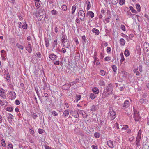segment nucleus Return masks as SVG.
Masks as SVG:
<instances>
[{"label":"nucleus","instance_id":"1","mask_svg":"<svg viewBox=\"0 0 149 149\" xmlns=\"http://www.w3.org/2000/svg\"><path fill=\"white\" fill-rule=\"evenodd\" d=\"M111 86L112 84H109L104 89L102 94V98H104L107 97L111 94L112 91Z\"/></svg>","mask_w":149,"mask_h":149},{"label":"nucleus","instance_id":"2","mask_svg":"<svg viewBox=\"0 0 149 149\" xmlns=\"http://www.w3.org/2000/svg\"><path fill=\"white\" fill-rule=\"evenodd\" d=\"M130 105V102L128 100L125 101L124 103L121 105V107L122 109H125Z\"/></svg>","mask_w":149,"mask_h":149},{"label":"nucleus","instance_id":"3","mask_svg":"<svg viewBox=\"0 0 149 149\" xmlns=\"http://www.w3.org/2000/svg\"><path fill=\"white\" fill-rule=\"evenodd\" d=\"M109 113L111 120H113L116 117V113L115 112L113 109H112L111 110V109L109 110Z\"/></svg>","mask_w":149,"mask_h":149},{"label":"nucleus","instance_id":"4","mask_svg":"<svg viewBox=\"0 0 149 149\" xmlns=\"http://www.w3.org/2000/svg\"><path fill=\"white\" fill-rule=\"evenodd\" d=\"M6 116L7 117L8 121L10 123H11L13 119V116L11 114L8 113L6 114Z\"/></svg>","mask_w":149,"mask_h":149},{"label":"nucleus","instance_id":"5","mask_svg":"<svg viewBox=\"0 0 149 149\" xmlns=\"http://www.w3.org/2000/svg\"><path fill=\"white\" fill-rule=\"evenodd\" d=\"M78 14L80 16V19L82 21L84 19L85 17V13L84 11L82 10H80Z\"/></svg>","mask_w":149,"mask_h":149},{"label":"nucleus","instance_id":"6","mask_svg":"<svg viewBox=\"0 0 149 149\" xmlns=\"http://www.w3.org/2000/svg\"><path fill=\"white\" fill-rule=\"evenodd\" d=\"M8 94L9 96L11 97V98L12 99L15 98L16 96V93L14 92L10 91L9 92Z\"/></svg>","mask_w":149,"mask_h":149},{"label":"nucleus","instance_id":"7","mask_svg":"<svg viewBox=\"0 0 149 149\" xmlns=\"http://www.w3.org/2000/svg\"><path fill=\"white\" fill-rule=\"evenodd\" d=\"M107 144L108 146L111 148H113L114 147V145L113 142L111 140L108 141L107 142Z\"/></svg>","mask_w":149,"mask_h":149},{"label":"nucleus","instance_id":"8","mask_svg":"<svg viewBox=\"0 0 149 149\" xmlns=\"http://www.w3.org/2000/svg\"><path fill=\"white\" fill-rule=\"evenodd\" d=\"M49 58L52 61L56 60L57 58V56L53 53L49 55Z\"/></svg>","mask_w":149,"mask_h":149},{"label":"nucleus","instance_id":"9","mask_svg":"<svg viewBox=\"0 0 149 149\" xmlns=\"http://www.w3.org/2000/svg\"><path fill=\"white\" fill-rule=\"evenodd\" d=\"M82 38L83 40V45L88 44V41L84 35L82 36Z\"/></svg>","mask_w":149,"mask_h":149},{"label":"nucleus","instance_id":"10","mask_svg":"<svg viewBox=\"0 0 149 149\" xmlns=\"http://www.w3.org/2000/svg\"><path fill=\"white\" fill-rule=\"evenodd\" d=\"M26 49L29 53H31L32 51V48L31 45L30 44H29L26 47Z\"/></svg>","mask_w":149,"mask_h":149},{"label":"nucleus","instance_id":"11","mask_svg":"<svg viewBox=\"0 0 149 149\" xmlns=\"http://www.w3.org/2000/svg\"><path fill=\"white\" fill-rule=\"evenodd\" d=\"M68 40L67 39L66 42L65 41H64V42H62V43L63 45V46L65 48H68L70 46L69 44L68 43Z\"/></svg>","mask_w":149,"mask_h":149},{"label":"nucleus","instance_id":"12","mask_svg":"<svg viewBox=\"0 0 149 149\" xmlns=\"http://www.w3.org/2000/svg\"><path fill=\"white\" fill-rule=\"evenodd\" d=\"M141 139V137H137L136 141V146L137 147H139L140 146V142Z\"/></svg>","mask_w":149,"mask_h":149},{"label":"nucleus","instance_id":"13","mask_svg":"<svg viewBox=\"0 0 149 149\" xmlns=\"http://www.w3.org/2000/svg\"><path fill=\"white\" fill-rule=\"evenodd\" d=\"M0 96L3 99H5L6 98L5 92L3 91L0 90Z\"/></svg>","mask_w":149,"mask_h":149},{"label":"nucleus","instance_id":"14","mask_svg":"<svg viewBox=\"0 0 149 149\" xmlns=\"http://www.w3.org/2000/svg\"><path fill=\"white\" fill-rule=\"evenodd\" d=\"M88 15L91 17L92 18H93L94 17V13L92 11H88L87 13V14L86 15V16H87L88 15Z\"/></svg>","mask_w":149,"mask_h":149},{"label":"nucleus","instance_id":"15","mask_svg":"<svg viewBox=\"0 0 149 149\" xmlns=\"http://www.w3.org/2000/svg\"><path fill=\"white\" fill-rule=\"evenodd\" d=\"M92 91L96 95L98 94L99 92V90L96 87L93 88L92 89Z\"/></svg>","mask_w":149,"mask_h":149},{"label":"nucleus","instance_id":"16","mask_svg":"<svg viewBox=\"0 0 149 149\" xmlns=\"http://www.w3.org/2000/svg\"><path fill=\"white\" fill-rule=\"evenodd\" d=\"M92 31L93 33H95V35H98L99 34V31L98 29L96 28H93L92 30Z\"/></svg>","mask_w":149,"mask_h":149},{"label":"nucleus","instance_id":"17","mask_svg":"<svg viewBox=\"0 0 149 149\" xmlns=\"http://www.w3.org/2000/svg\"><path fill=\"white\" fill-rule=\"evenodd\" d=\"M45 45L47 47H48L49 45V40L47 38H45Z\"/></svg>","mask_w":149,"mask_h":149},{"label":"nucleus","instance_id":"18","mask_svg":"<svg viewBox=\"0 0 149 149\" xmlns=\"http://www.w3.org/2000/svg\"><path fill=\"white\" fill-rule=\"evenodd\" d=\"M125 43V41L124 39L123 38H121L120 40V43L122 46H124Z\"/></svg>","mask_w":149,"mask_h":149},{"label":"nucleus","instance_id":"19","mask_svg":"<svg viewBox=\"0 0 149 149\" xmlns=\"http://www.w3.org/2000/svg\"><path fill=\"white\" fill-rule=\"evenodd\" d=\"M40 12L41 13V14H40V15H45V12L44 9L41 8L40 9L39 13Z\"/></svg>","mask_w":149,"mask_h":149},{"label":"nucleus","instance_id":"20","mask_svg":"<svg viewBox=\"0 0 149 149\" xmlns=\"http://www.w3.org/2000/svg\"><path fill=\"white\" fill-rule=\"evenodd\" d=\"M99 122V123L98 124L99 127H98L99 128H100L101 126H103L104 123V121L103 120H100Z\"/></svg>","mask_w":149,"mask_h":149},{"label":"nucleus","instance_id":"21","mask_svg":"<svg viewBox=\"0 0 149 149\" xmlns=\"http://www.w3.org/2000/svg\"><path fill=\"white\" fill-rule=\"evenodd\" d=\"M129 8L130 10H131V12L134 13L135 14H137L138 12H137L136 11L135 9H134L132 6H130L129 7Z\"/></svg>","mask_w":149,"mask_h":149},{"label":"nucleus","instance_id":"22","mask_svg":"<svg viewBox=\"0 0 149 149\" xmlns=\"http://www.w3.org/2000/svg\"><path fill=\"white\" fill-rule=\"evenodd\" d=\"M86 4L87 5V10L88 11L91 8V4L89 0L86 1Z\"/></svg>","mask_w":149,"mask_h":149},{"label":"nucleus","instance_id":"23","mask_svg":"<svg viewBox=\"0 0 149 149\" xmlns=\"http://www.w3.org/2000/svg\"><path fill=\"white\" fill-rule=\"evenodd\" d=\"M69 113V111L68 110H66L64 111L63 112V115L65 116L66 117L68 116Z\"/></svg>","mask_w":149,"mask_h":149},{"label":"nucleus","instance_id":"24","mask_svg":"<svg viewBox=\"0 0 149 149\" xmlns=\"http://www.w3.org/2000/svg\"><path fill=\"white\" fill-rule=\"evenodd\" d=\"M96 97V95L93 93H91L90 95V98L92 100L94 99Z\"/></svg>","mask_w":149,"mask_h":149},{"label":"nucleus","instance_id":"25","mask_svg":"<svg viewBox=\"0 0 149 149\" xmlns=\"http://www.w3.org/2000/svg\"><path fill=\"white\" fill-rule=\"evenodd\" d=\"M138 67H137V69H134L133 70L134 72L136 74V75L137 76H139L140 74V73L137 71L138 69Z\"/></svg>","mask_w":149,"mask_h":149},{"label":"nucleus","instance_id":"26","mask_svg":"<svg viewBox=\"0 0 149 149\" xmlns=\"http://www.w3.org/2000/svg\"><path fill=\"white\" fill-rule=\"evenodd\" d=\"M136 8L138 12H140L141 10V7L139 4L137 3L136 5Z\"/></svg>","mask_w":149,"mask_h":149},{"label":"nucleus","instance_id":"27","mask_svg":"<svg viewBox=\"0 0 149 149\" xmlns=\"http://www.w3.org/2000/svg\"><path fill=\"white\" fill-rule=\"evenodd\" d=\"M124 54L126 57L130 55L128 49H126L124 52Z\"/></svg>","mask_w":149,"mask_h":149},{"label":"nucleus","instance_id":"28","mask_svg":"<svg viewBox=\"0 0 149 149\" xmlns=\"http://www.w3.org/2000/svg\"><path fill=\"white\" fill-rule=\"evenodd\" d=\"M147 101V100L146 99H141L139 100V102L145 104L146 103V101Z\"/></svg>","mask_w":149,"mask_h":149},{"label":"nucleus","instance_id":"29","mask_svg":"<svg viewBox=\"0 0 149 149\" xmlns=\"http://www.w3.org/2000/svg\"><path fill=\"white\" fill-rule=\"evenodd\" d=\"M8 103L7 102L6 100H4L3 101H2L0 100V105L3 106L5 104H7Z\"/></svg>","mask_w":149,"mask_h":149},{"label":"nucleus","instance_id":"30","mask_svg":"<svg viewBox=\"0 0 149 149\" xmlns=\"http://www.w3.org/2000/svg\"><path fill=\"white\" fill-rule=\"evenodd\" d=\"M81 97V95H76V102H78L79 100Z\"/></svg>","mask_w":149,"mask_h":149},{"label":"nucleus","instance_id":"31","mask_svg":"<svg viewBox=\"0 0 149 149\" xmlns=\"http://www.w3.org/2000/svg\"><path fill=\"white\" fill-rule=\"evenodd\" d=\"M13 108L11 107H8L6 108V110L7 111H9V112L12 111H13Z\"/></svg>","mask_w":149,"mask_h":149},{"label":"nucleus","instance_id":"32","mask_svg":"<svg viewBox=\"0 0 149 149\" xmlns=\"http://www.w3.org/2000/svg\"><path fill=\"white\" fill-rule=\"evenodd\" d=\"M144 48L146 49L149 47V43L145 42L144 44Z\"/></svg>","mask_w":149,"mask_h":149},{"label":"nucleus","instance_id":"33","mask_svg":"<svg viewBox=\"0 0 149 149\" xmlns=\"http://www.w3.org/2000/svg\"><path fill=\"white\" fill-rule=\"evenodd\" d=\"M57 39H55L54 41L53 44V46L54 47H57Z\"/></svg>","mask_w":149,"mask_h":149},{"label":"nucleus","instance_id":"34","mask_svg":"<svg viewBox=\"0 0 149 149\" xmlns=\"http://www.w3.org/2000/svg\"><path fill=\"white\" fill-rule=\"evenodd\" d=\"M51 12L52 14L53 15H56L58 13L57 11H56L54 9Z\"/></svg>","mask_w":149,"mask_h":149},{"label":"nucleus","instance_id":"35","mask_svg":"<svg viewBox=\"0 0 149 149\" xmlns=\"http://www.w3.org/2000/svg\"><path fill=\"white\" fill-rule=\"evenodd\" d=\"M112 68L114 73H116L117 70V68L116 66L115 65H113L112 66Z\"/></svg>","mask_w":149,"mask_h":149},{"label":"nucleus","instance_id":"36","mask_svg":"<svg viewBox=\"0 0 149 149\" xmlns=\"http://www.w3.org/2000/svg\"><path fill=\"white\" fill-rule=\"evenodd\" d=\"M94 136L96 138H99L100 136V134L99 133L96 132L94 133Z\"/></svg>","mask_w":149,"mask_h":149},{"label":"nucleus","instance_id":"37","mask_svg":"<svg viewBox=\"0 0 149 149\" xmlns=\"http://www.w3.org/2000/svg\"><path fill=\"white\" fill-rule=\"evenodd\" d=\"M76 10V6L74 5L72 8V14H74Z\"/></svg>","mask_w":149,"mask_h":149},{"label":"nucleus","instance_id":"38","mask_svg":"<svg viewBox=\"0 0 149 149\" xmlns=\"http://www.w3.org/2000/svg\"><path fill=\"white\" fill-rule=\"evenodd\" d=\"M62 9L64 11H66L67 10V6L65 5H62L61 7Z\"/></svg>","mask_w":149,"mask_h":149},{"label":"nucleus","instance_id":"39","mask_svg":"<svg viewBox=\"0 0 149 149\" xmlns=\"http://www.w3.org/2000/svg\"><path fill=\"white\" fill-rule=\"evenodd\" d=\"M22 27L24 29H26L27 28V25L26 22L23 23Z\"/></svg>","mask_w":149,"mask_h":149},{"label":"nucleus","instance_id":"40","mask_svg":"<svg viewBox=\"0 0 149 149\" xmlns=\"http://www.w3.org/2000/svg\"><path fill=\"white\" fill-rule=\"evenodd\" d=\"M95 107L96 106L95 105H93L92 107H91V111H95L96 110L95 109Z\"/></svg>","mask_w":149,"mask_h":149},{"label":"nucleus","instance_id":"41","mask_svg":"<svg viewBox=\"0 0 149 149\" xmlns=\"http://www.w3.org/2000/svg\"><path fill=\"white\" fill-rule=\"evenodd\" d=\"M35 5L37 9L39 8L40 6L39 2H35Z\"/></svg>","mask_w":149,"mask_h":149},{"label":"nucleus","instance_id":"42","mask_svg":"<svg viewBox=\"0 0 149 149\" xmlns=\"http://www.w3.org/2000/svg\"><path fill=\"white\" fill-rule=\"evenodd\" d=\"M100 74L102 76H104L105 75V72L103 70H101L100 71Z\"/></svg>","mask_w":149,"mask_h":149},{"label":"nucleus","instance_id":"43","mask_svg":"<svg viewBox=\"0 0 149 149\" xmlns=\"http://www.w3.org/2000/svg\"><path fill=\"white\" fill-rule=\"evenodd\" d=\"M120 55L121 56V59L120 60V62L121 63L124 60V58L123 53H121Z\"/></svg>","mask_w":149,"mask_h":149},{"label":"nucleus","instance_id":"44","mask_svg":"<svg viewBox=\"0 0 149 149\" xmlns=\"http://www.w3.org/2000/svg\"><path fill=\"white\" fill-rule=\"evenodd\" d=\"M35 91L38 95V97H39V98H40V97L39 96V92L38 91V90L37 87H35Z\"/></svg>","mask_w":149,"mask_h":149},{"label":"nucleus","instance_id":"45","mask_svg":"<svg viewBox=\"0 0 149 149\" xmlns=\"http://www.w3.org/2000/svg\"><path fill=\"white\" fill-rule=\"evenodd\" d=\"M43 82H44V85L43 87V89L44 90H45L47 88V86L45 82L44 81H43Z\"/></svg>","mask_w":149,"mask_h":149},{"label":"nucleus","instance_id":"46","mask_svg":"<svg viewBox=\"0 0 149 149\" xmlns=\"http://www.w3.org/2000/svg\"><path fill=\"white\" fill-rule=\"evenodd\" d=\"M111 2L114 5L116 4L118 2V0H111Z\"/></svg>","mask_w":149,"mask_h":149},{"label":"nucleus","instance_id":"47","mask_svg":"<svg viewBox=\"0 0 149 149\" xmlns=\"http://www.w3.org/2000/svg\"><path fill=\"white\" fill-rule=\"evenodd\" d=\"M120 29L124 31H125V27L123 25H121Z\"/></svg>","mask_w":149,"mask_h":149},{"label":"nucleus","instance_id":"48","mask_svg":"<svg viewBox=\"0 0 149 149\" xmlns=\"http://www.w3.org/2000/svg\"><path fill=\"white\" fill-rule=\"evenodd\" d=\"M125 0H120L119 1V4L121 5H123L125 3Z\"/></svg>","mask_w":149,"mask_h":149},{"label":"nucleus","instance_id":"49","mask_svg":"<svg viewBox=\"0 0 149 149\" xmlns=\"http://www.w3.org/2000/svg\"><path fill=\"white\" fill-rule=\"evenodd\" d=\"M52 114L54 116H57L58 115L57 113L54 111H53L52 112Z\"/></svg>","mask_w":149,"mask_h":149},{"label":"nucleus","instance_id":"50","mask_svg":"<svg viewBox=\"0 0 149 149\" xmlns=\"http://www.w3.org/2000/svg\"><path fill=\"white\" fill-rule=\"evenodd\" d=\"M44 130L42 129L39 128L38 129V131L40 134H42Z\"/></svg>","mask_w":149,"mask_h":149},{"label":"nucleus","instance_id":"51","mask_svg":"<svg viewBox=\"0 0 149 149\" xmlns=\"http://www.w3.org/2000/svg\"><path fill=\"white\" fill-rule=\"evenodd\" d=\"M54 64L56 65H59L60 64V61L58 60L55 61L54 62Z\"/></svg>","mask_w":149,"mask_h":149},{"label":"nucleus","instance_id":"52","mask_svg":"<svg viewBox=\"0 0 149 149\" xmlns=\"http://www.w3.org/2000/svg\"><path fill=\"white\" fill-rule=\"evenodd\" d=\"M19 19L20 20H22L23 19L22 15L20 14L19 15H18Z\"/></svg>","mask_w":149,"mask_h":149},{"label":"nucleus","instance_id":"53","mask_svg":"<svg viewBox=\"0 0 149 149\" xmlns=\"http://www.w3.org/2000/svg\"><path fill=\"white\" fill-rule=\"evenodd\" d=\"M8 149H13V146L11 144H8Z\"/></svg>","mask_w":149,"mask_h":149},{"label":"nucleus","instance_id":"54","mask_svg":"<svg viewBox=\"0 0 149 149\" xmlns=\"http://www.w3.org/2000/svg\"><path fill=\"white\" fill-rule=\"evenodd\" d=\"M111 50V49L110 47H107V52L108 53H109L110 52Z\"/></svg>","mask_w":149,"mask_h":149},{"label":"nucleus","instance_id":"55","mask_svg":"<svg viewBox=\"0 0 149 149\" xmlns=\"http://www.w3.org/2000/svg\"><path fill=\"white\" fill-rule=\"evenodd\" d=\"M1 141L2 142L1 143V144H2V145L4 147H5L6 146V143H5V141L4 140H3V139H2L1 140Z\"/></svg>","mask_w":149,"mask_h":149},{"label":"nucleus","instance_id":"56","mask_svg":"<svg viewBox=\"0 0 149 149\" xmlns=\"http://www.w3.org/2000/svg\"><path fill=\"white\" fill-rule=\"evenodd\" d=\"M139 70L140 72H141L142 71V66L141 65H140L139 66Z\"/></svg>","mask_w":149,"mask_h":149},{"label":"nucleus","instance_id":"57","mask_svg":"<svg viewBox=\"0 0 149 149\" xmlns=\"http://www.w3.org/2000/svg\"><path fill=\"white\" fill-rule=\"evenodd\" d=\"M128 128V126L127 125H124L123 126V127L121 129L126 130Z\"/></svg>","mask_w":149,"mask_h":149},{"label":"nucleus","instance_id":"58","mask_svg":"<svg viewBox=\"0 0 149 149\" xmlns=\"http://www.w3.org/2000/svg\"><path fill=\"white\" fill-rule=\"evenodd\" d=\"M92 149H97L98 147L97 146H95L94 145H93L91 146Z\"/></svg>","mask_w":149,"mask_h":149},{"label":"nucleus","instance_id":"59","mask_svg":"<svg viewBox=\"0 0 149 149\" xmlns=\"http://www.w3.org/2000/svg\"><path fill=\"white\" fill-rule=\"evenodd\" d=\"M99 84L100 85L103 86L104 85L105 83L103 81H100Z\"/></svg>","mask_w":149,"mask_h":149},{"label":"nucleus","instance_id":"60","mask_svg":"<svg viewBox=\"0 0 149 149\" xmlns=\"http://www.w3.org/2000/svg\"><path fill=\"white\" fill-rule=\"evenodd\" d=\"M29 132L30 134L32 135L34 133V132L33 129H30Z\"/></svg>","mask_w":149,"mask_h":149},{"label":"nucleus","instance_id":"61","mask_svg":"<svg viewBox=\"0 0 149 149\" xmlns=\"http://www.w3.org/2000/svg\"><path fill=\"white\" fill-rule=\"evenodd\" d=\"M74 113H77V114H76L75 115H74V116L75 118H77L79 117V114H78L77 111H74Z\"/></svg>","mask_w":149,"mask_h":149},{"label":"nucleus","instance_id":"62","mask_svg":"<svg viewBox=\"0 0 149 149\" xmlns=\"http://www.w3.org/2000/svg\"><path fill=\"white\" fill-rule=\"evenodd\" d=\"M104 60L106 61H108L111 60V57L108 56L106 57L105 58Z\"/></svg>","mask_w":149,"mask_h":149},{"label":"nucleus","instance_id":"63","mask_svg":"<svg viewBox=\"0 0 149 149\" xmlns=\"http://www.w3.org/2000/svg\"><path fill=\"white\" fill-rule=\"evenodd\" d=\"M115 127L117 129H119V127L118 126V124L117 123H116L115 125H114Z\"/></svg>","mask_w":149,"mask_h":149},{"label":"nucleus","instance_id":"64","mask_svg":"<svg viewBox=\"0 0 149 149\" xmlns=\"http://www.w3.org/2000/svg\"><path fill=\"white\" fill-rule=\"evenodd\" d=\"M37 56L39 58H41V54L40 52H38L36 53Z\"/></svg>","mask_w":149,"mask_h":149}]
</instances>
